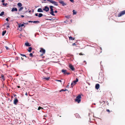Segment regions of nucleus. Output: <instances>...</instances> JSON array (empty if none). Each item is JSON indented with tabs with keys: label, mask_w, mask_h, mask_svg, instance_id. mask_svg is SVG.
<instances>
[{
	"label": "nucleus",
	"mask_w": 125,
	"mask_h": 125,
	"mask_svg": "<svg viewBox=\"0 0 125 125\" xmlns=\"http://www.w3.org/2000/svg\"><path fill=\"white\" fill-rule=\"evenodd\" d=\"M81 95H79L76 97V98L75 99V101L77 102L78 103H79L81 101Z\"/></svg>",
	"instance_id": "nucleus-1"
},
{
	"label": "nucleus",
	"mask_w": 125,
	"mask_h": 125,
	"mask_svg": "<svg viewBox=\"0 0 125 125\" xmlns=\"http://www.w3.org/2000/svg\"><path fill=\"white\" fill-rule=\"evenodd\" d=\"M39 52L42 53L40 55L41 56H42L43 54H45V50L42 48H41Z\"/></svg>",
	"instance_id": "nucleus-2"
},
{
	"label": "nucleus",
	"mask_w": 125,
	"mask_h": 125,
	"mask_svg": "<svg viewBox=\"0 0 125 125\" xmlns=\"http://www.w3.org/2000/svg\"><path fill=\"white\" fill-rule=\"evenodd\" d=\"M99 80L103 81L104 79V75L102 73H101L99 74Z\"/></svg>",
	"instance_id": "nucleus-3"
},
{
	"label": "nucleus",
	"mask_w": 125,
	"mask_h": 125,
	"mask_svg": "<svg viewBox=\"0 0 125 125\" xmlns=\"http://www.w3.org/2000/svg\"><path fill=\"white\" fill-rule=\"evenodd\" d=\"M53 7H54L52 6H50V8L51 10L50 11H51V12H50V13L52 15H54V14H53L54 12L53 11Z\"/></svg>",
	"instance_id": "nucleus-4"
},
{
	"label": "nucleus",
	"mask_w": 125,
	"mask_h": 125,
	"mask_svg": "<svg viewBox=\"0 0 125 125\" xmlns=\"http://www.w3.org/2000/svg\"><path fill=\"white\" fill-rule=\"evenodd\" d=\"M125 14V10H123L120 12V13L118 14V17H121Z\"/></svg>",
	"instance_id": "nucleus-5"
},
{
	"label": "nucleus",
	"mask_w": 125,
	"mask_h": 125,
	"mask_svg": "<svg viewBox=\"0 0 125 125\" xmlns=\"http://www.w3.org/2000/svg\"><path fill=\"white\" fill-rule=\"evenodd\" d=\"M78 80L77 78H76V80H74L73 82H72L71 84V85L72 87H73V84H75L76 83L78 82Z\"/></svg>",
	"instance_id": "nucleus-6"
},
{
	"label": "nucleus",
	"mask_w": 125,
	"mask_h": 125,
	"mask_svg": "<svg viewBox=\"0 0 125 125\" xmlns=\"http://www.w3.org/2000/svg\"><path fill=\"white\" fill-rule=\"evenodd\" d=\"M59 2L63 6H64L65 5H66V4L63 1L61 0H59Z\"/></svg>",
	"instance_id": "nucleus-7"
},
{
	"label": "nucleus",
	"mask_w": 125,
	"mask_h": 125,
	"mask_svg": "<svg viewBox=\"0 0 125 125\" xmlns=\"http://www.w3.org/2000/svg\"><path fill=\"white\" fill-rule=\"evenodd\" d=\"M49 9L48 7L47 6H45L44 8L43 9L46 12L48 11L49 10Z\"/></svg>",
	"instance_id": "nucleus-8"
},
{
	"label": "nucleus",
	"mask_w": 125,
	"mask_h": 125,
	"mask_svg": "<svg viewBox=\"0 0 125 125\" xmlns=\"http://www.w3.org/2000/svg\"><path fill=\"white\" fill-rule=\"evenodd\" d=\"M18 102V100L17 99V98L16 97L14 100L13 103L15 105H16L17 104V103Z\"/></svg>",
	"instance_id": "nucleus-9"
},
{
	"label": "nucleus",
	"mask_w": 125,
	"mask_h": 125,
	"mask_svg": "<svg viewBox=\"0 0 125 125\" xmlns=\"http://www.w3.org/2000/svg\"><path fill=\"white\" fill-rule=\"evenodd\" d=\"M69 67L72 71H74L75 70V68H74L73 66L71 64L69 65Z\"/></svg>",
	"instance_id": "nucleus-10"
},
{
	"label": "nucleus",
	"mask_w": 125,
	"mask_h": 125,
	"mask_svg": "<svg viewBox=\"0 0 125 125\" xmlns=\"http://www.w3.org/2000/svg\"><path fill=\"white\" fill-rule=\"evenodd\" d=\"M62 72L64 74H66V73H67V70H66L64 69H62Z\"/></svg>",
	"instance_id": "nucleus-11"
},
{
	"label": "nucleus",
	"mask_w": 125,
	"mask_h": 125,
	"mask_svg": "<svg viewBox=\"0 0 125 125\" xmlns=\"http://www.w3.org/2000/svg\"><path fill=\"white\" fill-rule=\"evenodd\" d=\"M100 87V85L99 84H96L95 86V88L97 89H99Z\"/></svg>",
	"instance_id": "nucleus-12"
},
{
	"label": "nucleus",
	"mask_w": 125,
	"mask_h": 125,
	"mask_svg": "<svg viewBox=\"0 0 125 125\" xmlns=\"http://www.w3.org/2000/svg\"><path fill=\"white\" fill-rule=\"evenodd\" d=\"M17 11V9L16 8H13L12 9L11 11L13 12L14 11Z\"/></svg>",
	"instance_id": "nucleus-13"
},
{
	"label": "nucleus",
	"mask_w": 125,
	"mask_h": 125,
	"mask_svg": "<svg viewBox=\"0 0 125 125\" xmlns=\"http://www.w3.org/2000/svg\"><path fill=\"white\" fill-rule=\"evenodd\" d=\"M25 44L26 46H31V45L28 42L25 43Z\"/></svg>",
	"instance_id": "nucleus-14"
},
{
	"label": "nucleus",
	"mask_w": 125,
	"mask_h": 125,
	"mask_svg": "<svg viewBox=\"0 0 125 125\" xmlns=\"http://www.w3.org/2000/svg\"><path fill=\"white\" fill-rule=\"evenodd\" d=\"M37 11L39 12H43L41 8H39L38 9Z\"/></svg>",
	"instance_id": "nucleus-15"
},
{
	"label": "nucleus",
	"mask_w": 125,
	"mask_h": 125,
	"mask_svg": "<svg viewBox=\"0 0 125 125\" xmlns=\"http://www.w3.org/2000/svg\"><path fill=\"white\" fill-rule=\"evenodd\" d=\"M48 1L50 2L52 4H55V1L52 0H47Z\"/></svg>",
	"instance_id": "nucleus-16"
},
{
	"label": "nucleus",
	"mask_w": 125,
	"mask_h": 125,
	"mask_svg": "<svg viewBox=\"0 0 125 125\" xmlns=\"http://www.w3.org/2000/svg\"><path fill=\"white\" fill-rule=\"evenodd\" d=\"M1 78L2 80L3 81H4L5 80V79L4 78V76L2 74L1 75Z\"/></svg>",
	"instance_id": "nucleus-17"
},
{
	"label": "nucleus",
	"mask_w": 125,
	"mask_h": 125,
	"mask_svg": "<svg viewBox=\"0 0 125 125\" xmlns=\"http://www.w3.org/2000/svg\"><path fill=\"white\" fill-rule=\"evenodd\" d=\"M28 49L29 50H28V51L29 52H31L32 49L31 47H30Z\"/></svg>",
	"instance_id": "nucleus-18"
},
{
	"label": "nucleus",
	"mask_w": 125,
	"mask_h": 125,
	"mask_svg": "<svg viewBox=\"0 0 125 125\" xmlns=\"http://www.w3.org/2000/svg\"><path fill=\"white\" fill-rule=\"evenodd\" d=\"M69 38L70 40H74L75 39V38H74L72 37L71 36H70V37H69Z\"/></svg>",
	"instance_id": "nucleus-19"
},
{
	"label": "nucleus",
	"mask_w": 125,
	"mask_h": 125,
	"mask_svg": "<svg viewBox=\"0 0 125 125\" xmlns=\"http://www.w3.org/2000/svg\"><path fill=\"white\" fill-rule=\"evenodd\" d=\"M17 5L19 7H21L22 6V4L21 3H19L17 4Z\"/></svg>",
	"instance_id": "nucleus-20"
},
{
	"label": "nucleus",
	"mask_w": 125,
	"mask_h": 125,
	"mask_svg": "<svg viewBox=\"0 0 125 125\" xmlns=\"http://www.w3.org/2000/svg\"><path fill=\"white\" fill-rule=\"evenodd\" d=\"M6 30H5L4 31H3L2 32V35L3 36H4L5 34L6 33Z\"/></svg>",
	"instance_id": "nucleus-21"
},
{
	"label": "nucleus",
	"mask_w": 125,
	"mask_h": 125,
	"mask_svg": "<svg viewBox=\"0 0 125 125\" xmlns=\"http://www.w3.org/2000/svg\"><path fill=\"white\" fill-rule=\"evenodd\" d=\"M4 11L2 12L0 14V16H2L3 15H4Z\"/></svg>",
	"instance_id": "nucleus-22"
},
{
	"label": "nucleus",
	"mask_w": 125,
	"mask_h": 125,
	"mask_svg": "<svg viewBox=\"0 0 125 125\" xmlns=\"http://www.w3.org/2000/svg\"><path fill=\"white\" fill-rule=\"evenodd\" d=\"M43 15L41 13H40L39 14V15H38V17H42V16Z\"/></svg>",
	"instance_id": "nucleus-23"
},
{
	"label": "nucleus",
	"mask_w": 125,
	"mask_h": 125,
	"mask_svg": "<svg viewBox=\"0 0 125 125\" xmlns=\"http://www.w3.org/2000/svg\"><path fill=\"white\" fill-rule=\"evenodd\" d=\"M49 78H50L49 77H48V78H46V77H44L43 78L44 79H45L47 81L49 80Z\"/></svg>",
	"instance_id": "nucleus-24"
},
{
	"label": "nucleus",
	"mask_w": 125,
	"mask_h": 125,
	"mask_svg": "<svg viewBox=\"0 0 125 125\" xmlns=\"http://www.w3.org/2000/svg\"><path fill=\"white\" fill-rule=\"evenodd\" d=\"M33 22L34 23H39L40 21H33Z\"/></svg>",
	"instance_id": "nucleus-25"
},
{
	"label": "nucleus",
	"mask_w": 125,
	"mask_h": 125,
	"mask_svg": "<svg viewBox=\"0 0 125 125\" xmlns=\"http://www.w3.org/2000/svg\"><path fill=\"white\" fill-rule=\"evenodd\" d=\"M23 7H21L20 9H19V11H21L23 9Z\"/></svg>",
	"instance_id": "nucleus-26"
},
{
	"label": "nucleus",
	"mask_w": 125,
	"mask_h": 125,
	"mask_svg": "<svg viewBox=\"0 0 125 125\" xmlns=\"http://www.w3.org/2000/svg\"><path fill=\"white\" fill-rule=\"evenodd\" d=\"M73 14H76V12H75V11L74 10H73Z\"/></svg>",
	"instance_id": "nucleus-27"
},
{
	"label": "nucleus",
	"mask_w": 125,
	"mask_h": 125,
	"mask_svg": "<svg viewBox=\"0 0 125 125\" xmlns=\"http://www.w3.org/2000/svg\"><path fill=\"white\" fill-rule=\"evenodd\" d=\"M66 90V89H65V90H64L63 89H62L61 90H60L59 91V92H61L62 91H66V90Z\"/></svg>",
	"instance_id": "nucleus-28"
},
{
	"label": "nucleus",
	"mask_w": 125,
	"mask_h": 125,
	"mask_svg": "<svg viewBox=\"0 0 125 125\" xmlns=\"http://www.w3.org/2000/svg\"><path fill=\"white\" fill-rule=\"evenodd\" d=\"M20 54L21 56H22L23 57L25 56L26 57H27L24 54Z\"/></svg>",
	"instance_id": "nucleus-29"
},
{
	"label": "nucleus",
	"mask_w": 125,
	"mask_h": 125,
	"mask_svg": "<svg viewBox=\"0 0 125 125\" xmlns=\"http://www.w3.org/2000/svg\"><path fill=\"white\" fill-rule=\"evenodd\" d=\"M7 4H8L7 3H3L2 4V5H4L5 6H6Z\"/></svg>",
	"instance_id": "nucleus-30"
},
{
	"label": "nucleus",
	"mask_w": 125,
	"mask_h": 125,
	"mask_svg": "<svg viewBox=\"0 0 125 125\" xmlns=\"http://www.w3.org/2000/svg\"><path fill=\"white\" fill-rule=\"evenodd\" d=\"M5 47L6 48L7 50H9V48L7 46H5Z\"/></svg>",
	"instance_id": "nucleus-31"
},
{
	"label": "nucleus",
	"mask_w": 125,
	"mask_h": 125,
	"mask_svg": "<svg viewBox=\"0 0 125 125\" xmlns=\"http://www.w3.org/2000/svg\"><path fill=\"white\" fill-rule=\"evenodd\" d=\"M41 109H42L43 108L40 106H39L38 107V110H40Z\"/></svg>",
	"instance_id": "nucleus-32"
},
{
	"label": "nucleus",
	"mask_w": 125,
	"mask_h": 125,
	"mask_svg": "<svg viewBox=\"0 0 125 125\" xmlns=\"http://www.w3.org/2000/svg\"><path fill=\"white\" fill-rule=\"evenodd\" d=\"M29 55H30V56L31 57H32L33 54H32V53H30V54H29Z\"/></svg>",
	"instance_id": "nucleus-33"
},
{
	"label": "nucleus",
	"mask_w": 125,
	"mask_h": 125,
	"mask_svg": "<svg viewBox=\"0 0 125 125\" xmlns=\"http://www.w3.org/2000/svg\"><path fill=\"white\" fill-rule=\"evenodd\" d=\"M84 55V54H82V53H80L79 54V55Z\"/></svg>",
	"instance_id": "nucleus-34"
},
{
	"label": "nucleus",
	"mask_w": 125,
	"mask_h": 125,
	"mask_svg": "<svg viewBox=\"0 0 125 125\" xmlns=\"http://www.w3.org/2000/svg\"><path fill=\"white\" fill-rule=\"evenodd\" d=\"M70 1L73 3L74 2V1L73 0H70Z\"/></svg>",
	"instance_id": "nucleus-35"
},
{
	"label": "nucleus",
	"mask_w": 125,
	"mask_h": 125,
	"mask_svg": "<svg viewBox=\"0 0 125 125\" xmlns=\"http://www.w3.org/2000/svg\"><path fill=\"white\" fill-rule=\"evenodd\" d=\"M106 111L107 112H109V113L110 112V111L109 109H107L106 110Z\"/></svg>",
	"instance_id": "nucleus-36"
},
{
	"label": "nucleus",
	"mask_w": 125,
	"mask_h": 125,
	"mask_svg": "<svg viewBox=\"0 0 125 125\" xmlns=\"http://www.w3.org/2000/svg\"><path fill=\"white\" fill-rule=\"evenodd\" d=\"M69 83L68 84L67 86V87L69 88Z\"/></svg>",
	"instance_id": "nucleus-37"
},
{
	"label": "nucleus",
	"mask_w": 125,
	"mask_h": 125,
	"mask_svg": "<svg viewBox=\"0 0 125 125\" xmlns=\"http://www.w3.org/2000/svg\"><path fill=\"white\" fill-rule=\"evenodd\" d=\"M38 13H36L35 14V15L36 16H38Z\"/></svg>",
	"instance_id": "nucleus-38"
},
{
	"label": "nucleus",
	"mask_w": 125,
	"mask_h": 125,
	"mask_svg": "<svg viewBox=\"0 0 125 125\" xmlns=\"http://www.w3.org/2000/svg\"><path fill=\"white\" fill-rule=\"evenodd\" d=\"M6 20L7 21H9L8 19V18H6Z\"/></svg>",
	"instance_id": "nucleus-39"
},
{
	"label": "nucleus",
	"mask_w": 125,
	"mask_h": 125,
	"mask_svg": "<svg viewBox=\"0 0 125 125\" xmlns=\"http://www.w3.org/2000/svg\"><path fill=\"white\" fill-rule=\"evenodd\" d=\"M56 81L61 82L62 81L61 80H56Z\"/></svg>",
	"instance_id": "nucleus-40"
},
{
	"label": "nucleus",
	"mask_w": 125,
	"mask_h": 125,
	"mask_svg": "<svg viewBox=\"0 0 125 125\" xmlns=\"http://www.w3.org/2000/svg\"><path fill=\"white\" fill-rule=\"evenodd\" d=\"M21 27H22L23 26H24V24H21Z\"/></svg>",
	"instance_id": "nucleus-41"
},
{
	"label": "nucleus",
	"mask_w": 125,
	"mask_h": 125,
	"mask_svg": "<svg viewBox=\"0 0 125 125\" xmlns=\"http://www.w3.org/2000/svg\"><path fill=\"white\" fill-rule=\"evenodd\" d=\"M5 0H2L1 1V2L2 3H3L4 2Z\"/></svg>",
	"instance_id": "nucleus-42"
},
{
	"label": "nucleus",
	"mask_w": 125,
	"mask_h": 125,
	"mask_svg": "<svg viewBox=\"0 0 125 125\" xmlns=\"http://www.w3.org/2000/svg\"><path fill=\"white\" fill-rule=\"evenodd\" d=\"M75 115L76 116H79V115L78 114H75Z\"/></svg>",
	"instance_id": "nucleus-43"
},
{
	"label": "nucleus",
	"mask_w": 125,
	"mask_h": 125,
	"mask_svg": "<svg viewBox=\"0 0 125 125\" xmlns=\"http://www.w3.org/2000/svg\"><path fill=\"white\" fill-rule=\"evenodd\" d=\"M76 45V44H75V43H73V46H74V45Z\"/></svg>",
	"instance_id": "nucleus-44"
},
{
	"label": "nucleus",
	"mask_w": 125,
	"mask_h": 125,
	"mask_svg": "<svg viewBox=\"0 0 125 125\" xmlns=\"http://www.w3.org/2000/svg\"><path fill=\"white\" fill-rule=\"evenodd\" d=\"M70 74V73H68L67 72V73H66V74Z\"/></svg>",
	"instance_id": "nucleus-45"
},
{
	"label": "nucleus",
	"mask_w": 125,
	"mask_h": 125,
	"mask_svg": "<svg viewBox=\"0 0 125 125\" xmlns=\"http://www.w3.org/2000/svg\"><path fill=\"white\" fill-rule=\"evenodd\" d=\"M29 22H33V21H28Z\"/></svg>",
	"instance_id": "nucleus-46"
},
{
	"label": "nucleus",
	"mask_w": 125,
	"mask_h": 125,
	"mask_svg": "<svg viewBox=\"0 0 125 125\" xmlns=\"http://www.w3.org/2000/svg\"><path fill=\"white\" fill-rule=\"evenodd\" d=\"M55 5H57V3L56 2H55Z\"/></svg>",
	"instance_id": "nucleus-47"
},
{
	"label": "nucleus",
	"mask_w": 125,
	"mask_h": 125,
	"mask_svg": "<svg viewBox=\"0 0 125 125\" xmlns=\"http://www.w3.org/2000/svg\"><path fill=\"white\" fill-rule=\"evenodd\" d=\"M66 17L67 18H68L69 17V16H66Z\"/></svg>",
	"instance_id": "nucleus-48"
},
{
	"label": "nucleus",
	"mask_w": 125,
	"mask_h": 125,
	"mask_svg": "<svg viewBox=\"0 0 125 125\" xmlns=\"http://www.w3.org/2000/svg\"><path fill=\"white\" fill-rule=\"evenodd\" d=\"M21 16L22 17H24V16L23 15H21Z\"/></svg>",
	"instance_id": "nucleus-49"
},
{
	"label": "nucleus",
	"mask_w": 125,
	"mask_h": 125,
	"mask_svg": "<svg viewBox=\"0 0 125 125\" xmlns=\"http://www.w3.org/2000/svg\"><path fill=\"white\" fill-rule=\"evenodd\" d=\"M19 58L18 57H17L16 58V60H18Z\"/></svg>",
	"instance_id": "nucleus-50"
},
{
	"label": "nucleus",
	"mask_w": 125,
	"mask_h": 125,
	"mask_svg": "<svg viewBox=\"0 0 125 125\" xmlns=\"http://www.w3.org/2000/svg\"><path fill=\"white\" fill-rule=\"evenodd\" d=\"M9 27H10V26H9V25H8V26H7V28H9Z\"/></svg>",
	"instance_id": "nucleus-51"
},
{
	"label": "nucleus",
	"mask_w": 125,
	"mask_h": 125,
	"mask_svg": "<svg viewBox=\"0 0 125 125\" xmlns=\"http://www.w3.org/2000/svg\"><path fill=\"white\" fill-rule=\"evenodd\" d=\"M100 50H101V51H102V48L101 47H100Z\"/></svg>",
	"instance_id": "nucleus-52"
},
{
	"label": "nucleus",
	"mask_w": 125,
	"mask_h": 125,
	"mask_svg": "<svg viewBox=\"0 0 125 125\" xmlns=\"http://www.w3.org/2000/svg\"><path fill=\"white\" fill-rule=\"evenodd\" d=\"M21 27V25H19V27L20 28Z\"/></svg>",
	"instance_id": "nucleus-53"
},
{
	"label": "nucleus",
	"mask_w": 125,
	"mask_h": 125,
	"mask_svg": "<svg viewBox=\"0 0 125 125\" xmlns=\"http://www.w3.org/2000/svg\"><path fill=\"white\" fill-rule=\"evenodd\" d=\"M21 59L22 60H23V58H22V57H21Z\"/></svg>",
	"instance_id": "nucleus-54"
},
{
	"label": "nucleus",
	"mask_w": 125,
	"mask_h": 125,
	"mask_svg": "<svg viewBox=\"0 0 125 125\" xmlns=\"http://www.w3.org/2000/svg\"><path fill=\"white\" fill-rule=\"evenodd\" d=\"M17 87L18 88H20V87L19 86H17Z\"/></svg>",
	"instance_id": "nucleus-55"
},
{
	"label": "nucleus",
	"mask_w": 125,
	"mask_h": 125,
	"mask_svg": "<svg viewBox=\"0 0 125 125\" xmlns=\"http://www.w3.org/2000/svg\"><path fill=\"white\" fill-rule=\"evenodd\" d=\"M57 12V11L56 10H55V13H56Z\"/></svg>",
	"instance_id": "nucleus-56"
},
{
	"label": "nucleus",
	"mask_w": 125,
	"mask_h": 125,
	"mask_svg": "<svg viewBox=\"0 0 125 125\" xmlns=\"http://www.w3.org/2000/svg\"><path fill=\"white\" fill-rule=\"evenodd\" d=\"M44 117H47V115H44Z\"/></svg>",
	"instance_id": "nucleus-57"
},
{
	"label": "nucleus",
	"mask_w": 125,
	"mask_h": 125,
	"mask_svg": "<svg viewBox=\"0 0 125 125\" xmlns=\"http://www.w3.org/2000/svg\"><path fill=\"white\" fill-rule=\"evenodd\" d=\"M31 10H29V12H31Z\"/></svg>",
	"instance_id": "nucleus-58"
},
{
	"label": "nucleus",
	"mask_w": 125,
	"mask_h": 125,
	"mask_svg": "<svg viewBox=\"0 0 125 125\" xmlns=\"http://www.w3.org/2000/svg\"><path fill=\"white\" fill-rule=\"evenodd\" d=\"M25 95H27V93H26L25 94Z\"/></svg>",
	"instance_id": "nucleus-59"
},
{
	"label": "nucleus",
	"mask_w": 125,
	"mask_h": 125,
	"mask_svg": "<svg viewBox=\"0 0 125 125\" xmlns=\"http://www.w3.org/2000/svg\"><path fill=\"white\" fill-rule=\"evenodd\" d=\"M43 119H46L45 118H43Z\"/></svg>",
	"instance_id": "nucleus-60"
},
{
	"label": "nucleus",
	"mask_w": 125,
	"mask_h": 125,
	"mask_svg": "<svg viewBox=\"0 0 125 125\" xmlns=\"http://www.w3.org/2000/svg\"><path fill=\"white\" fill-rule=\"evenodd\" d=\"M14 96H16V95H14Z\"/></svg>",
	"instance_id": "nucleus-61"
},
{
	"label": "nucleus",
	"mask_w": 125,
	"mask_h": 125,
	"mask_svg": "<svg viewBox=\"0 0 125 125\" xmlns=\"http://www.w3.org/2000/svg\"><path fill=\"white\" fill-rule=\"evenodd\" d=\"M102 52V51H101L100 52V53H101Z\"/></svg>",
	"instance_id": "nucleus-62"
},
{
	"label": "nucleus",
	"mask_w": 125,
	"mask_h": 125,
	"mask_svg": "<svg viewBox=\"0 0 125 125\" xmlns=\"http://www.w3.org/2000/svg\"><path fill=\"white\" fill-rule=\"evenodd\" d=\"M84 62H85V61H84Z\"/></svg>",
	"instance_id": "nucleus-63"
}]
</instances>
